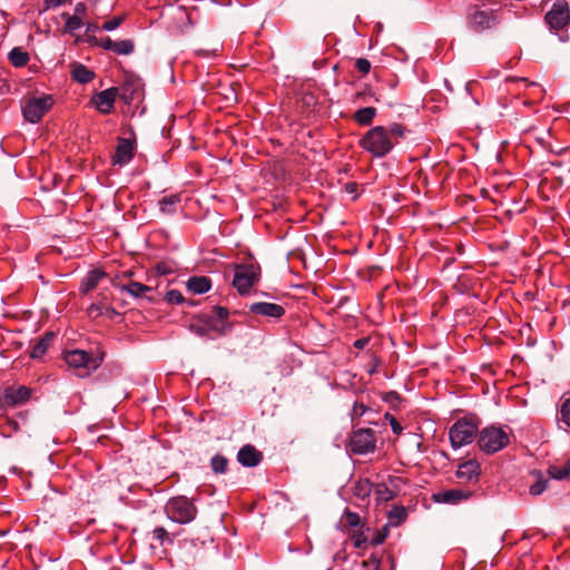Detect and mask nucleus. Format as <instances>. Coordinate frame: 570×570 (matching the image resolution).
Segmentation results:
<instances>
[{"mask_svg": "<svg viewBox=\"0 0 570 570\" xmlns=\"http://www.w3.org/2000/svg\"><path fill=\"white\" fill-rule=\"evenodd\" d=\"M404 132L405 127L401 124H392L389 127L376 126L362 137L360 144L374 157H384L399 142Z\"/></svg>", "mask_w": 570, "mask_h": 570, "instance_id": "nucleus-1", "label": "nucleus"}, {"mask_svg": "<svg viewBox=\"0 0 570 570\" xmlns=\"http://www.w3.org/2000/svg\"><path fill=\"white\" fill-rule=\"evenodd\" d=\"M104 357L105 353L100 350L95 354L83 350L67 351L63 354L67 365L75 368L81 377L88 376L91 372L96 371L101 365Z\"/></svg>", "mask_w": 570, "mask_h": 570, "instance_id": "nucleus-2", "label": "nucleus"}, {"mask_svg": "<svg viewBox=\"0 0 570 570\" xmlns=\"http://www.w3.org/2000/svg\"><path fill=\"white\" fill-rule=\"evenodd\" d=\"M510 442L509 434L499 426H488L481 430L479 434L478 444L481 451L493 454L503 448H505Z\"/></svg>", "mask_w": 570, "mask_h": 570, "instance_id": "nucleus-3", "label": "nucleus"}, {"mask_svg": "<svg viewBox=\"0 0 570 570\" xmlns=\"http://www.w3.org/2000/svg\"><path fill=\"white\" fill-rule=\"evenodd\" d=\"M52 106V97L50 95H41L26 98L22 102L21 109L27 121L37 124Z\"/></svg>", "mask_w": 570, "mask_h": 570, "instance_id": "nucleus-4", "label": "nucleus"}, {"mask_svg": "<svg viewBox=\"0 0 570 570\" xmlns=\"http://www.w3.org/2000/svg\"><path fill=\"white\" fill-rule=\"evenodd\" d=\"M165 510L168 518L178 523H188L193 521L197 514L196 507L186 497H175L170 499Z\"/></svg>", "mask_w": 570, "mask_h": 570, "instance_id": "nucleus-5", "label": "nucleus"}, {"mask_svg": "<svg viewBox=\"0 0 570 570\" xmlns=\"http://www.w3.org/2000/svg\"><path fill=\"white\" fill-rule=\"evenodd\" d=\"M478 433V424L472 419H461L450 429L449 435L454 449L470 444Z\"/></svg>", "mask_w": 570, "mask_h": 570, "instance_id": "nucleus-6", "label": "nucleus"}, {"mask_svg": "<svg viewBox=\"0 0 570 570\" xmlns=\"http://www.w3.org/2000/svg\"><path fill=\"white\" fill-rule=\"evenodd\" d=\"M376 436L371 429H358L352 432L348 448L352 453L363 455L375 450Z\"/></svg>", "mask_w": 570, "mask_h": 570, "instance_id": "nucleus-7", "label": "nucleus"}, {"mask_svg": "<svg viewBox=\"0 0 570 570\" xmlns=\"http://www.w3.org/2000/svg\"><path fill=\"white\" fill-rule=\"evenodd\" d=\"M259 267L254 264L238 265L233 279L234 287L239 294H246L258 282Z\"/></svg>", "mask_w": 570, "mask_h": 570, "instance_id": "nucleus-8", "label": "nucleus"}, {"mask_svg": "<svg viewBox=\"0 0 570 570\" xmlns=\"http://www.w3.org/2000/svg\"><path fill=\"white\" fill-rule=\"evenodd\" d=\"M500 20V10H475L469 16L468 23L473 31L483 32L495 27Z\"/></svg>", "mask_w": 570, "mask_h": 570, "instance_id": "nucleus-9", "label": "nucleus"}, {"mask_svg": "<svg viewBox=\"0 0 570 570\" xmlns=\"http://www.w3.org/2000/svg\"><path fill=\"white\" fill-rule=\"evenodd\" d=\"M546 22L551 29L560 30L570 20V9L567 1H558L546 14Z\"/></svg>", "mask_w": 570, "mask_h": 570, "instance_id": "nucleus-10", "label": "nucleus"}, {"mask_svg": "<svg viewBox=\"0 0 570 570\" xmlns=\"http://www.w3.org/2000/svg\"><path fill=\"white\" fill-rule=\"evenodd\" d=\"M117 94L118 89L116 87H111L96 94L91 101L99 112L108 115L114 110Z\"/></svg>", "mask_w": 570, "mask_h": 570, "instance_id": "nucleus-11", "label": "nucleus"}, {"mask_svg": "<svg viewBox=\"0 0 570 570\" xmlns=\"http://www.w3.org/2000/svg\"><path fill=\"white\" fill-rule=\"evenodd\" d=\"M481 468L478 461L468 460L458 466L455 472L456 478L462 483H475L479 481Z\"/></svg>", "mask_w": 570, "mask_h": 570, "instance_id": "nucleus-12", "label": "nucleus"}, {"mask_svg": "<svg viewBox=\"0 0 570 570\" xmlns=\"http://www.w3.org/2000/svg\"><path fill=\"white\" fill-rule=\"evenodd\" d=\"M249 312L267 318L279 320L285 314V308L275 303L257 302L249 306Z\"/></svg>", "mask_w": 570, "mask_h": 570, "instance_id": "nucleus-13", "label": "nucleus"}, {"mask_svg": "<svg viewBox=\"0 0 570 570\" xmlns=\"http://www.w3.org/2000/svg\"><path fill=\"white\" fill-rule=\"evenodd\" d=\"M30 395L31 391L27 386H10L4 390L3 400L6 404L16 406L27 402Z\"/></svg>", "mask_w": 570, "mask_h": 570, "instance_id": "nucleus-14", "label": "nucleus"}, {"mask_svg": "<svg viewBox=\"0 0 570 570\" xmlns=\"http://www.w3.org/2000/svg\"><path fill=\"white\" fill-rule=\"evenodd\" d=\"M238 462L244 466H256L263 460V454L254 445L246 444L237 453Z\"/></svg>", "mask_w": 570, "mask_h": 570, "instance_id": "nucleus-15", "label": "nucleus"}, {"mask_svg": "<svg viewBox=\"0 0 570 570\" xmlns=\"http://www.w3.org/2000/svg\"><path fill=\"white\" fill-rule=\"evenodd\" d=\"M472 495L471 491L461 489L446 490L433 495L434 500L440 503H459Z\"/></svg>", "mask_w": 570, "mask_h": 570, "instance_id": "nucleus-16", "label": "nucleus"}, {"mask_svg": "<svg viewBox=\"0 0 570 570\" xmlns=\"http://www.w3.org/2000/svg\"><path fill=\"white\" fill-rule=\"evenodd\" d=\"M132 150V144L128 139H121L116 148L115 155L112 156L114 164H118L120 166L128 164L134 156Z\"/></svg>", "mask_w": 570, "mask_h": 570, "instance_id": "nucleus-17", "label": "nucleus"}, {"mask_svg": "<svg viewBox=\"0 0 570 570\" xmlns=\"http://www.w3.org/2000/svg\"><path fill=\"white\" fill-rule=\"evenodd\" d=\"M87 312L91 318L105 315L108 318L112 320L116 315H118L117 311L111 305L105 302L92 303L88 307Z\"/></svg>", "mask_w": 570, "mask_h": 570, "instance_id": "nucleus-18", "label": "nucleus"}, {"mask_svg": "<svg viewBox=\"0 0 570 570\" xmlns=\"http://www.w3.org/2000/svg\"><path fill=\"white\" fill-rule=\"evenodd\" d=\"M106 277V273L101 269H92L82 279L80 285V291L82 293H89L95 289L99 282Z\"/></svg>", "mask_w": 570, "mask_h": 570, "instance_id": "nucleus-19", "label": "nucleus"}, {"mask_svg": "<svg viewBox=\"0 0 570 570\" xmlns=\"http://www.w3.org/2000/svg\"><path fill=\"white\" fill-rule=\"evenodd\" d=\"M210 279L206 276H195L188 279L187 288L194 294H204L210 289Z\"/></svg>", "mask_w": 570, "mask_h": 570, "instance_id": "nucleus-20", "label": "nucleus"}, {"mask_svg": "<svg viewBox=\"0 0 570 570\" xmlns=\"http://www.w3.org/2000/svg\"><path fill=\"white\" fill-rule=\"evenodd\" d=\"M55 338V333L48 332L43 337H41L37 344L32 347L30 352V356L32 358H40L47 352L50 346L52 340Z\"/></svg>", "mask_w": 570, "mask_h": 570, "instance_id": "nucleus-21", "label": "nucleus"}, {"mask_svg": "<svg viewBox=\"0 0 570 570\" xmlns=\"http://www.w3.org/2000/svg\"><path fill=\"white\" fill-rule=\"evenodd\" d=\"M120 289L129 293L134 297H144L151 291V287L138 282H129L128 284L120 285Z\"/></svg>", "mask_w": 570, "mask_h": 570, "instance_id": "nucleus-22", "label": "nucleus"}, {"mask_svg": "<svg viewBox=\"0 0 570 570\" xmlns=\"http://www.w3.org/2000/svg\"><path fill=\"white\" fill-rule=\"evenodd\" d=\"M548 473L556 480H566L570 476V459L562 464H554L549 466Z\"/></svg>", "mask_w": 570, "mask_h": 570, "instance_id": "nucleus-23", "label": "nucleus"}, {"mask_svg": "<svg viewBox=\"0 0 570 570\" xmlns=\"http://www.w3.org/2000/svg\"><path fill=\"white\" fill-rule=\"evenodd\" d=\"M375 116L376 109L374 107H365L355 111L354 119L360 125L368 126L372 124Z\"/></svg>", "mask_w": 570, "mask_h": 570, "instance_id": "nucleus-24", "label": "nucleus"}, {"mask_svg": "<svg viewBox=\"0 0 570 570\" xmlns=\"http://www.w3.org/2000/svg\"><path fill=\"white\" fill-rule=\"evenodd\" d=\"M180 203L179 195L164 196L159 202V208L164 214H173L177 209V205Z\"/></svg>", "mask_w": 570, "mask_h": 570, "instance_id": "nucleus-25", "label": "nucleus"}, {"mask_svg": "<svg viewBox=\"0 0 570 570\" xmlns=\"http://www.w3.org/2000/svg\"><path fill=\"white\" fill-rule=\"evenodd\" d=\"M72 78L79 83H88L95 78V73L82 65H77L72 70Z\"/></svg>", "mask_w": 570, "mask_h": 570, "instance_id": "nucleus-26", "label": "nucleus"}, {"mask_svg": "<svg viewBox=\"0 0 570 570\" xmlns=\"http://www.w3.org/2000/svg\"><path fill=\"white\" fill-rule=\"evenodd\" d=\"M9 60L14 67H22L29 61V55L21 48H13L9 53Z\"/></svg>", "mask_w": 570, "mask_h": 570, "instance_id": "nucleus-27", "label": "nucleus"}, {"mask_svg": "<svg viewBox=\"0 0 570 570\" xmlns=\"http://www.w3.org/2000/svg\"><path fill=\"white\" fill-rule=\"evenodd\" d=\"M374 492H375L376 499L382 502H387V501L394 499L396 495V491L393 489H390L384 483L376 484Z\"/></svg>", "mask_w": 570, "mask_h": 570, "instance_id": "nucleus-28", "label": "nucleus"}, {"mask_svg": "<svg viewBox=\"0 0 570 570\" xmlns=\"http://www.w3.org/2000/svg\"><path fill=\"white\" fill-rule=\"evenodd\" d=\"M135 45L132 40H119L114 42L112 51L117 55H130L134 52Z\"/></svg>", "mask_w": 570, "mask_h": 570, "instance_id": "nucleus-29", "label": "nucleus"}, {"mask_svg": "<svg viewBox=\"0 0 570 570\" xmlns=\"http://www.w3.org/2000/svg\"><path fill=\"white\" fill-rule=\"evenodd\" d=\"M66 18L65 31L68 33H73L76 30L83 26L82 19L78 18V16H69L68 13L62 14Z\"/></svg>", "mask_w": 570, "mask_h": 570, "instance_id": "nucleus-30", "label": "nucleus"}, {"mask_svg": "<svg viewBox=\"0 0 570 570\" xmlns=\"http://www.w3.org/2000/svg\"><path fill=\"white\" fill-rule=\"evenodd\" d=\"M228 460L220 454H216L210 460V468L215 473H225L227 470Z\"/></svg>", "mask_w": 570, "mask_h": 570, "instance_id": "nucleus-31", "label": "nucleus"}, {"mask_svg": "<svg viewBox=\"0 0 570 570\" xmlns=\"http://www.w3.org/2000/svg\"><path fill=\"white\" fill-rule=\"evenodd\" d=\"M406 510L403 507H394L389 512V518L395 525H399L401 522H403L406 519Z\"/></svg>", "mask_w": 570, "mask_h": 570, "instance_id": "nucleus-32", "label": "nucleus"}, {"mask_svg": "<svg viewBox=\"0 0 570 570\" xmlns=\"http://www.w3.org/2000/svg\"><path fill=\"white\" fill-rule=\"evenodd\" d=\"M354 494L361 499L370 497L371 483L367 480L357 482L354 488Z\"/></svg>", "mask_w": 570, "mask_h": 570, "instance_id": "nucleus-33", "label": "nucleus"}, {"mask_svg": "<svg viewBox=\"0 0 570 570\" xmlns=\"http://www.w3.org/2000/svg\"><path fill=\"white\" fill-rule=\"evenodd\" d=\"M548 480L539 478L534 484L530 487V494L539 495L547 489Z\"/></svg>", "mask_w": 570, "mask_h": 570, "instance_id": "nucleus-34", "label": "nucleus"}, {"mask_svg": "<svg viewBox=\"0 0 570 570\" xmlns=\"http://www.w3.org/2000/svg\"><path fill=\"white\" fill-rule=\"evenodd\" d=\"M125 20V16L114 17L102 24V29L106 31H112L117 29Z\"/></svg>", "mask_w": 570, "mask_h": 570, "instance_id": "nucleus-35", "label": "nucleus"}, {"mask_svg": "<svg viewBox=\"0 0 570 570\" xmlns=\"http://www.w3.org/2000/svg\"><path fill=\"white\" fill-rule=\"evenodd\" d=\"M165 298L170 304H180L184 301L183 294L177 289L168 291Z\"/></svg>", "mask_w": 570, "mask_h": 570, "instance_id": "nucleus-36", "label": "nucleus"}, {"mask_svg": "<svg viewBox=\"0 0 570 570\" xmlns=\"http://www.w3.org/2000/svg\"><path fill=\"white\" fill-rule=\"evenodd\" d=\"M560 414H561L562 422L564 424H567L568 426H570V399H567L562 403Z\"/></svg>", "mask_w": 570, "mask_h": 570, "instance_id": "nucleus-37", "label": "nucleus"}, {"mask_svg": "<svg viewBox=\"0 0 570 570\" xmlns=\"http://www.w3.org/2000/svg\"><path fill=\"white\" fill-rule=\"evenodd\" d=\"M355 68L363 75H366L371 70V62L366 58H358L355 61Z\"/></svg>", "mask_w": 570, "mask_h": 570, "instance_id": "nucleus-38", "label": "nucleus"}, {"mask_svg": "<svg viewBox=\"0 0 570 570\" xmlns=\"http://www.w3.org/2000/svg\"><path fill=\"white\" fill-rule=\"evenodd\" d=\"M344 517H345L346 523L351 527H357L361 523V518L355 512L346 511Z\"/></svg>", "mask_w": 570, "mask_h": 570, "instance_id": "nucleus-39", "label": "nucleus"}, {"mask_svg": "<svg viewBox=\"0 0 570 570\" xmlns=\"http://www.w3.org/2000/svg\"><path fill=\"white\" fill-rule=\"evenodd\" d=\"M114 42L109 37H106L101 40H97V39H94L92 40V43L96 45V46H99L101 48H104L105 50H111L114 49Z\"/></svg>", "mask_w": 570, "mask_h": 570, "instance_id": "nucleus-40", "label": "nucleus"}, {"mask_svg": "<svg viewBox=\"0 0 570 570\" xmlns=\"http://www.w3.org/2000/svg\"><path fill=\"white\" fill-rule=\"evenodd\" d=\"M363 567L368 570H380V560L375 556H371L367 560L363 561Z\"/></svg>", "mask_w": 570, "mask_h": 570, "instance_id": "nucleus-41", "label": "nucleus"}, {"mask_svg": "<svg viewBox=\"0 0 570 570\" xmlns=\"http://www.w3.org/2000/svg\"><path fill=\"white\" fill-rule=\"evenodd\" d=\"M353 544L355 548L360 549L364 547V544L367 542V538L364 535L363 532L354 533L352 537Z\"/></svg>", "mask_w": 570, "mask_h": 570, "instance_id": "nucleus-42", "label": "nucleus"}, {"mask_svg": "<svg viewBox=\"0 0 570 570\" xmlns=\"http://www.w3.org/2000/svg\"><path fill=\"white\" fill-rule=\"evenodd\" d=\"M385 417L390 421V425H391V429L392 431L395 433V434H401L403 428L402 425L397 422V420L391 415V414H386Z\"/></svg>", "mask_w": 570, "mask_h": 570, "instance_id": "nucleus-43", "label": "nucleus"}, {"mask_svg": "<svg viewBox=\"0 0 570 570\" xmlns=\"http://www.w3.org/2000/svg\"><path fill=\"white\" fill-rule=\"evenodd\" d=\"M213 315L218 320H226L228 317V309L222 306L213 308Z\"/></svg>", "mask_w": 570, "mask_h": 570, "instance_id": "nucleus-44", "label": "nucleus"}, {"mask_svg": "<svg viewBox=\"0 0 570 570\" xmlns=\"http://www.w3.org/2000/svg\"><path fill=\"white\" fill-rule=\"evenodd\" d=\"M366 406L363 404V403H355L354 406H353V412H352V416L353 417H360L362 416L365 411H366Z\"/></svg>", "mask_w": 570, "mask_h": 570, "instance_id": "nucleus-45", "label": "nucleus"}, {"mask_svg": "<svg viewBox=\"0 0 570 570\" xmlns=\"http://www.w3.org/2000/svg\"><path fill=\"white\" fill-rule=\"evenodd\" d=\"M87 13V6L83 2H79L75 7V14L78 16V18L82 19L83 16Z\"/></svg>", "mask_w": 570, "mask_h": 570, "instance_id": "nucleus-46", "label": "nucleus"}, {"mask_svg": "<svg viewBox=\"0 0 570 570\" xmlns=\"http://www.w3.org/2000/svg\"><path fill=\"white\" fill-rule=\"evenodd\" d=\"M190 330L199 336H205L208 333V327L203 325H190Z\"/></svg>", "mask_w": 570, "mask_h": 570, "instance_id": "nucleus-47", "label": "nucleus"}, {"mask_svg": "<svg viewBox=\"0 0 570 570\" xmlns=\"http://www.w3.org/2000/svg\"><path fill=\"white\" fill-rule=\"evenodd\" d=\"M549 136H550V132H549V131H547L543 136H538L535 139H537V141H538V142H539L543 148H547V149L551 150V146H550V144H548V142L546 141V138H547V137H549Z\"/></svg>", "mask_w": 570, "mask_h": 570, "instance_id": "nucleus-48", "label": "nucleus"}, {"mask_svg": "<svg viewBox=\"0 0 570 570\" xmlns=\"http://www.w3.org/2000/svg\"><path fill=\"white\" fill-rule=\"evenodd\" d=\"M153 533H154V537L156 539H158L159 541H163L164 538L167 535V531L163 527L156 528L153 531Z\"/></svg>", "mask_w": 570, "mask_h": 570, "instance_id": "nucleus-49", "label": "nucleus"}, {"mask_svg": "<svg viewBox=\"0 0 570 570\" xmlns=\"http://www.w3.org/2000/svg\"><path fill=\"white\" fill-rule=\"evenodd\" d=\"M68 1L69 0H45V3H46V8H57Z\"/></svg>", "mask_w": 570, "mask_h": 570, "instance_id": "nucleus-50", "label": "nucleus"}, {"mask_svg": "<svg viewBox=\"0 0 570 570\" xmlns=\"http://www.w3.org/2000/svg\"><path fill=\"white\" fill-rule=\"evenodd\" d=\"M367 343H368V338H367V337H362V338L356 340V341L354 342V346H355L356 348H360V350H361V348H364V347L367 345Z\"/></svg>", "mask_w": 570, "mask_h": 570, "instance_id": "nucleus-51", "label": "nucleus"}, {"mask_svg": "<svg viewBox=\"0 0 570 570\" xmlns=\"http://www.w3.org/2000/svg\"><path fill=\"white\" fill-rule=\"evenodd\" d=\"M385 534H382V533H377L371 541V543L373 546H377V544H381L383 543V541L385 540Z\"/></svg>", "mask_w": 570, "mask_h": 570, "instance_id": "nucleus-52", "label": "nucleus"}, {"mask_svg": "<svg viewBox=\"0 0 570 570\" xmlns=\"http://www.w3.org/2000/svg\"><path fill=\"white\" fill-rule=\"evenodd\" d=\"M99 29L98 24L97 23H88L87 24V32H95Z\"/></svg>", "mask_w": 570, "mask_h": 570, "instance_id": "nucleus-53", "label": "nucleus"}, {"mask_svg": "<svg viewBox=\"0 0 570 570\" xmlns=\"http://www.w3.org/2000/svg\"><path fill=\"white\" fill-rule=\"evenodd\" d=\"M212 328L218 331L220 334H225L230 328V326L229 325H223L219 328L216 327V326H212Z\"/></svg>", "mask_w": 570, "mask_h": 570, "instance_id": "nucleus-54", "label": "nucleus"}]
</instances>
